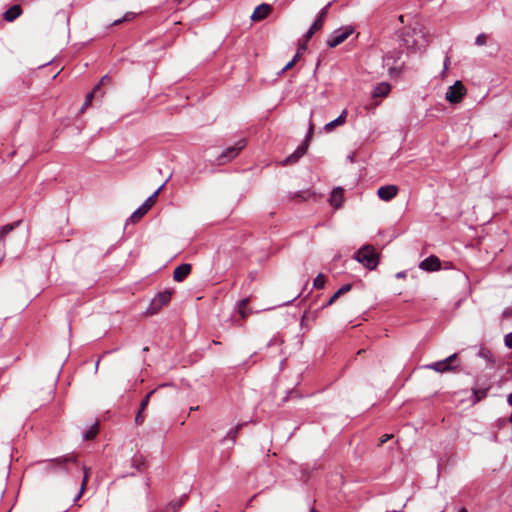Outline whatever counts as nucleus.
I'll use <instances>...</instances> for the list:
<instances>
[{"instance_id":"obj_1","label":"nucleus","mask_w":512,"mask_h":512,"mask_svg":"<svg viewBox=\"0 0 512 512\" xmlns=\"http://www.w3.org/2000/svg\"><path fill=\"white\" fill-rule=\"evenodd\" d=\"M75 466L80 468L77 457L74 454H67L64 456L51 459L47 462L46 470L51 472L56 471H69V467Z\"/></svg>"},{"instance_id":"obj_2","label":"nucleus","mask_w":512,"mask_h":512,"mask_svg":"<svg viewBox=\"0 0 512 512\" xmlns=\"http://www.w3.org/2000/svg\"><path fill=\"white\" fill-rule=\"evenodd\" d=\"M355 259L364 267L373 270L378 265V258L373 246L366 245L358 250Z\"/></svg>"},{"instance_id":"obj_3","label":"nucleus","mask_w":512,"mask_h":512,"mask_svg":"<svg viewBox=\"0 0 512 512\" xmlns=\"http://www.w3.org/2000/svg\"><path fill=\"white\" fill-rule=\"evenodd\" d=\"M466 93L467 90L464 84L461 81H456L447 89L445 99L451 104H457L462 101Z\"/></svg>"},{"instance_id":"obj_4","label":"nucleus","mask_w":512,"mask_h":512,"mask_svg":"<svg viewBox=\"0 0 512 512\" xmlns=\"http://www.w3.org/2000/svg\"><path fill=\"white\" fill-rule=\"evenodd\" d=\"M352 33L353 28L351 26H346L335 30L328 38L327 45L331 48L337 47L343 43Z\"/></svg>"},{"instance_id":"obj_5","label":"nucleus","mask_w":512,"mask_h":512,"mask_svg":"<svg viewBox=\"0 0 512 512\" xmlns=\"http://www.w3.org/2000/svg\"><path fill=\"white\" fill-rule=\"evenodd\" d=\"M171 300V292L165 290L163 292L158 293L150 303L148 308V313L153 315L156 314L163 306L167 305Z\"/></svg>"},{"instance_id":"obj_6","label":"nucleus","mask_w":512,"mask_h":512,"mask_svg":"<svg viewBox=\"0 0 512 512\" xmlns=\"http://www.w3.org/2000/svg\"><path fill=\"white\" fill-rule=\"evenodd\" d=\"M312 132H313V124L310 122L309 124V130H308V135H307V138L305 140V142L300 145L291 155H289L285 160H284V165H289V164H294L296 163L303 155H305L306 151H307V141L309 139V137L312 135Z\"/></svg>"},{"instance_id":"obj_7","label":"nucleus","mask_w":512,"mask_h":512,"mask_svg":"<svg viewBox=\"0 0 512 512\" xmlns=\"http://www.w3.org/2000/svg\"><path fill=\"white\" fill-rule=\"evenodd\" d=\"M331 6V2H329L326 6H324L317 17V19L313 22L309 30L307 31L305 38L309 40L315 32L319 31L323 27L324 19L328 14L329 7Z\"/></svg>"},{"instance_id":"obj_8","label":"nucleus","mask_w":512,"mask_h":512,"mask_svg":"<svg viewBox=\"0 0 512 512\" xmlns=\"http://www.w3.org/2000/svg\"><path fill=\"white\" fill-rule=\"evenodd\" d=\"M246 142L244 139L237 141L233 146L228 147L220 156L221 163L235 158L239 152L245 147Z\"/></svg>"},{"instance_id":"obj_9","label":"nucleus","mask_w":512,"mask_h":512,"mask_svg":"<svg viewBox=\"0 0 512 512\" xmlns=\"http://www.w3.org/2000/svg\"><path fill=\"white\" fill-rule=\"evenodd\" d=\"M456 358H457V354L454 353V354L450 355L449 357H447L446 359L441 360V361H437V362L432 363V364H429L426 367L428 369H432V370H434L436 372H439V373L448 372V371H451V370L454 369L451 366V363L453 361H455Z\"/></svg>"},{"instance_id":"obj_10","label":"nucleus","mask_w":512,"mask_h":512,"mask_svg":"<svg viewBox=\"0 0 512 512\" xmlns=\"http://www.w3.org/2000/svg\"><path fill=\"white\" fill-rule=\"evenodd\" d=\"M398 188L396 185H385L381 186L377 190L378 197L383 201H390L396 197Z\"/></svg>"},{"instance_id":"obj_11","label":"nucleus","mask_w":512,"mask_h":512,"mask_svg":"<svg viewBox=\"0 0 512 512\" xmlns=\"http://www.w3.org/2000/svg\"><path fill=\"white\" fill-rule=\"evenodd\" d=\"M419 268L424 271H437L441 268V262L438 257L431 255L420 262Z\"/></svg>"},{"instance_id":"obj_12","label":"nucleus","mask_w":512,"mask_h":512,"mask_svg":"<svg viewBox=\"0 0 512 512\" xmlns=\"http://www.w3.org/2000/svg\"><path fill=\"white\" fill-rule=\"evenodd\" d=\"M271 10H272V7L268 4L258 5L251 15L252 21H260V20L265 19Z\"/></svg>"},{"instance_id":"obj_13","label":"nucleus","mask_w":512,"mask_h":512,"mask_svg":"<svg viewBox=\"0 0 512 512\" xmlns=\"http://www.w3.org/2000/svg\"><path fill=\"white\" fill-rule=\"evenodd\" d=\"M401 57V52L398 51V50H393L391 52H388L384 57H383V63H384V66L387 67L388 71L390 73L393 72L394 70V64L397 60H399Z\"/></svg>"},{"instance_id":"obj_14","label":"nucleus","mask_w":512,"mask_h":512,"mask_svg":"<svg viewBox=\"0 0 512 512\" xmlns=\"http://www.w3.org/2000/svg\"><path fill=\"white\" fill-rule=\"evenodd\" d=\"M191 272V265L184 263L174 269L173 279L177 282L183 281Z\"/></svg>"},{"instance_id":"obj_15","label":"nucleus","mask_w":512,"mask_h":512,"mask_svg":"<svg viewBox=\"0 0 512 512\" xmlns=\"http://www.w3.org/2000/svg\"><path fill=\"white\" fill-rule=\"evenodd\" d=\"M347 114V110L344 109L336 119L330 121L324 126V130L326 132H331L335 127L344 125L346 123Z\"/></svg>"},{"instance_id":"obj_16","label":"nucleus","mask_w":512,"mask_h":512,"mask_svg":"<svg viewBox=\"0 0 512 512\" xmlns=\"http://www.w3.org/2000/svg\"><path fill=\"white\" fill-rule=\"evenodd\" d=\"M22 14V8L20 5L15 4L11 6L4 14L3 18L4 20L8 22H12L15 19H17Z\"/></svg>"},{"instance_id":"obj_17","label":"nucleus","mask_w":512,"mask_h":512,"mask_svg":"<svg viewBox=\"0 0 512 512\" xmlns=\"http://www.w3.org/2000/svg\"><path fill=\"white\" fill-rule=\"evenodd\" d=\"M343 202V189L338 187L333 189L330 197V203L333 207L339 208Z\"/></svg>"},{"instance_id":"obj_18","label":"nucleus","mask_w":512,"mask_h":512,"mask_svg":"<svg viewBox=\"0 0 512 512\" xmlns=\"http://www.w3.org/2000/svg\"><path fill=\"white\" fill-rule=\"evenodd\" d=\"M390 90V84H388L387 82H381L374 88L372 96L374 98L385 97L389 94Z\"/></svg>"},{"instance_id":"obj_19","label":"nucleus","mask_w":512,"mask_h":512,"mask_svg":"<svg viewBox=\"0 0 512 512\" xmlns=\"http://www.w3.org/2000/svg\"><path fill=\"white\" fill-rule=\"evenodd\" d=\"M21 221H16L14 223L6 224L0 227V241L6 237L11 231H13L16 227L19 226Z\"/></svg>"},{"instance_id":"obj_20","label":"nucleus","mask_w":512,"mask_h":512,"mask_svg":"<svg viewBox=\"0 0 512 512\" xmlns=\"http://www.w3.org/2000/svg\"><path fill=\"white\" fill-rule=\"evenodd\" d=\"M148 210L141 205L137 210H135L132 215L130 216L129 220L131 223L138 222L146 213Z\"/></svg>"},{"instance_id":"obj_21","label":"nucleus","mask_w":512,"mask_h":512,"mask_svg":"<svg viewBox=\"0 0 512 512\" xmlns=\"http://www.w3.org/2000/svg\"><path fill=\"white\" fill-rule=\"evenodd\" d=\"M488 388H473V403H478L482 399H484L487 395Z\"/></svg>"},{"instance_id":"obj_22","label":"nucleus","mask_w":512,"mask_h":512,"mask_svg":"<svg viewBox=\"0 0 512 512\" xmlns=\"http://www.w3.org/2000/svg\"><path fill=\"white\" fill-rule=\"evenodd\" d=\"M164 187V184H162L150 197L146 199V201L142 204L147 210H149L153 204L155 203V199L157 198L158 194Z\"/></svg>"},{"instance_id":"obj_23","label":"nucleus","mask_w":512,"mask_h":512,"mask_svg":"<svg viewBox=\"0 0 512 512\" xmlns=\"http://www.w3.org/2000/svg\"><path fill=\"white\" fill-rule=\"evenodd\" d=\"M98 433V423L96 422L94 425L90 427V429L84 433L83 438L85 440H91L95 438Z\"/></svg>"},{"instance_id":"obj_24","label":"nucleus","mask_w":512,"mask_h":512,"mask_svg":"<svg viewBox=\"0 0 512 512\" xmlns=\"http://www.w3.org/2000/svg\"><path fill=\"white\" fill-rule=\"evenodd\" d=\"M99 90V85H96L92 92L88 93L85 98V102L81 107V111L83 112L90 104L94 97V94Z\"/></svg>"},{"instance_id":"obj_25","label":"nucleus","mask_w":512,"mask_h":512,"mask_svg":"<svg viewBox=\"0 0 512 512\" xmlns=\"http://www.w3.org/2000/svg\"><path fill=\"white\" fill-rule=\"evenodd\" d=\"M306 47L305 45L301 46L299 50H305ZM299 55H300V51H298V53L293 57V59L291 61H289L285 66L284 68L282 69V71H286L290 68H292L295 63L297 62L298 58H299Z\"/></svg>"},{"instance_id":"obj_26","label":"nucleus","mask_w":512,"mask_h":512,"mask_svg":"<svg viewBox=\"0 0 512 512\" xmlns=\"http://www.w3.org/2000/svg\"><path fill=\"white\" fill-rule=\"evenodd\" d=\"M314 287L322 289L325 285V277L323 274H318L313 282Z\"/></svg>"},{"instance_id":"obj_27","label":"nucleus","mask_w":512,"mask_h":512,"mask_svg":"<svg viewBox=\"0 0 512 512\" xmlns=\"http://www.w3.org/2000/svg\"><path fill=\"white\" fill-rule=\"evenodd\" d=\"M240 428H241V425H237L235 428L230 429L227 432L226 437L231 439L232 441H234L236 439V437H237V434H238Z\"/></svg>"},{"instance_id":"obj_28","label":"nucleus","mask_w":512,"mask_h":512,"mask_svg":"<svg viewBox=\"0 0 512 512\" xmlns=\"http://www.w3.org/2000/svg\"><path fill=\"white\" fill-rule=\"evenodd\" d=\"M135 17V14L133 12H127L122 19H118L114 21V25H118L124 21H130Z\"/></svg>"},{"instance_id":"obj_29","label":"nucleus","mask_w":512,"mask_h":512,"mask_svg":"<svg viewBox=\"0 0 512 512\" xmlns=\"http://www.w3.org/2000/svg\"><path fill=\"white\" fill-rule=\"evenodd\" d=\"M154 393V390L150 391L145 397L144 399L141 401L140 403V410L141 411H144L146 409V407L148 406V403H149V400H150V397L151 395Z\"/></svg>"},{"instance_id":"obj_30","label":"nucleus","mask_w":512,"mask_h":512,"mask_svg":"<svg viewBox=\"0 0 512 512\" xmlns=\"http://www.w3.org/2000/svg\"><path fill=\"white\" fill-rule=\"evenodd\" d=\"M81 469L83 470V479H82L81 486L86 488L87 483L89 481V469L85 466H82Z\"/></svg>"},{"instance_id":"obj_31","label":"nucleus","mask_w":512,"mask_h":512,"mask_svg":"<svg viewBox=\"0 0 512 512\" xmlns=\"http://www.w3.org/2000/svg\"><path fill=\"white\" fill-rule=\"evenodd\" d=\"M487 36L484 33L479 34L475 39V44L483 46L486 44Z\"/></svg>"},{"instance_id":"obj_32","label":"nucleus","mask_w":512,"mask_h":512,"mask_svg":"<svg viewBox=\"0 0 512 512\" xmlns=\"http://www.w3.org/2000/svg\"><path fill=\"white\" fill-rule=\"evenodd\" d=\"M142 412L140 409L138 411V413L136 414V417H135V423L138 424V425H141L143 424L144 422V416L142 415Z\"/></svg>"},{"instance_id":"obj_33","label":"nucleus","mask_w":512,"mask_h":512,"mask_svg":"<svg viewBox=\"0 0 512 512\" xmlns=\"http://www.w3.org/2000/svg\"><path fill=\"white\" fill-rule=\"evenodd\" d=\"M444 68H443V71H442V76L444 77L447 70H448V67L450 65V57L446 55L445 59H444Z\"/></svg>"},{"instance_id":"obj_34","label":"nucleus","mask_w":512,"mask_h":512,"mask_svg":"<svg viewBox=\"0 0 512 512\" xmlns=\"http://www.w3.org/2000/svg\"><path fill=\"white\" fill-rule=\"evenodd\" d=\"M350 290H351V285H350V284H345V285H343V286H342V287L337 291V293H338L339 295H342V294H344V293H346V292H348V291H350Z\"/></svg>"},{"instance_id":"obj_35","label":"nucleus","mask_w":512,"mask_h":512,"mask_svg":"<svg viewBox=\"0 0 512 512\" xmlns=\"http://www.w3.org/2000/svg\"><path fill=\"white\" fill-rule=\"evenodd\" d=\"M505 345L512 348V332L505 336Z\"/></svg>"},{"instance_id":"obj_36","label":"nucleus","mask_w":512,"mask_h":512,"mask_svg":"<svg viewBox=\"0 0 512 512\" xmlns=\"http://www.w3.org/2000/svg\"><path fill=\"white\" fill-rule=\"evenodd\" d=\"M392 437H393V435H392V434H384V435L380 438V443H379V445H383L385 442H387L388 440H390Z\"/></svg>"},{"instance_id":"obj_37","label":"nucleus","mask_w":512,"mask_h":512,"mask_svg":"<svg viewBox=\"0 0 512 512\" xmlns=\"http://www.w3.org/2000/svg\"><path fill=\"white\" fill-rule=\"evenodd\" d=\"M339 296H340V295H339L337 292H335V293L331 296V298L329 299V301L327 302V304H326V305H327V306L332 305V304L335 302V300H336Z\"/></svg>"},{"instance_id":"obj_38","label":"nucleus","mask_w":512,"mask_h":512,"mask_svg":"<svg viewBox=\"0 0 512 512\" xmlns=\"http://www.w3.org/2000/svg\"><path fill=\"white\" fill-rule=\"evenodd\" d=\"M85 489H86V488H85V487H83V486H81V487H80V490H79L78 494H77V495H76V497L74 498V502L78 501V500L82 497V495H83V493H84Z\"/></svg>"},{"instance_id":"obj_39","label":"nucleus","mask_w":512,"mask_h":512,"mask_svg":"<svg viewBox=\"0 0 512 512\" xmlns=\"http://www.w3.org/2000/svg\"><path fill=\"white\" fill-rule=\"evenodd\" d=\"M248 304V299H242L240 302H239V309H245V307L247 306Z\"/></svg>"},{"instance_id":"obj_40","label":"nucleus","mask_w":512,"mask_h":512,"mask_svg":"<svg viewBox=\"0 0 512 512\" xmlns=\"http://www.w3.org/2000/svg\"><path fill=\"white\" fill-rule=\"evenodd\" d=\"M109 80H110V78H109V76H108V75L103 76V77L101 78V80H100V83L98 84V85H99V87H100L101 85H103V84H105V83L109 82Z\"/></svg>"},{"instance_id":"obj_41","label":"nucleus","mask_w":512,"mask_h":512,"mask_svg":"<svg viewBox=\"0 0 512 512\" xmlns=\"http://www.w3.org/2000/svg\"><path fill=\"white\" fill-rule=\"evenodd\" d=\"M396 277L397 278H405L406 277V272H404V271L398 272L396 274Z\"/></svg>"},{"instance_id":"obj_42","label":"nucleus","mask_w":512,"mask_h":512,"mask_svg":"<svg viewBox=\"0 0 512 512\" xmlns=\"http://www.w3.org/2000/svg\"><path fill=\"white\" fill-rule=\"evenodd\" d=\"M507 402L510 406H512V393L508 395Z\"/></svg>"},{"instance_id":"obj_43","label":"nucleus","mask_w":512,"mask_h":512,"mask_svg":"<svg viewBox=\"0 0 512 512\" xmlns=\"http://www.w3.org/2000/svg\"><path fill=\"white\" fill-rule=\"evenodd\" d=\"M239 312H240V314H241V316H242L243 318H245V317H246L245 309H239Z\"/></svg>"},{"instance_id":"obj_44","label":"nucleus","mask_w":512,"mask_h":512,"mask_svg":"<svg viewBox=\"0 0 512 512\" xmlns=\"http://www.w3.org/2000/svg\"><path fill=\"white\" fill-rule=\"evenodd\" d=\"M176 4H182L185 0H174Z\"/></svg>"},{"instance_id":"obj_45","label":"nucleus","mask_w":512,"mask_h":512,"mask_svg":"<svg viewBox=\"0 0 512 512\" xmlns=\"http://www.w3.org/2000/svg\"><path fill=\"white\" fill-rule=\"evenodd\" d=\"M459 512H467V510L465 508H462V509H460Z\"/></svg>"},{"instance_id":"obj_46","label":"nucleus","mask_w":512,"mask_h":512,"mask_svg":"<svg viewBox=\"0 0 512 512\" xmlns=\"http://www.w3.org/2000/svg\"><path fill=\"white\" fill-rule=\"evenodd\" d=\"M399 20H400L401 22H403V16H402V15L399 17Z\"/></svg>"},{"instance_id":"obj_47","label":"nucleus","mask_w":512,"mask_h":512,"mask_svg":"<svg viewBox=\"0 0 512 512\" xmlns=\"http://www.w3.org/2000/svg\"><path fill=\"white\" fill-rule=\"evenodd\" d=\"M175 511H176V506H173L172 512H175Z\"/></svg>"},{"instance_id":"obj_48","label":"nucleus","mask_w":512,"mask_h":512,"mask_svg":"<svg viewBox=\"0 0 512 512\" xmlns=\"http://www.w3.org/2000/svg\"><path fill=\"white\" fill-rule=\"evenodd\" d=\"M311 512H314V511H311Z\"/></svg>"}]
</instances>
